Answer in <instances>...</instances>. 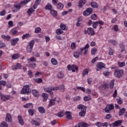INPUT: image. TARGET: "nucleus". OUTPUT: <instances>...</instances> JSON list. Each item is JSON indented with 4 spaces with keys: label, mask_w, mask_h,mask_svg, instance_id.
I'll use <instances>...</instances> for the list:
<instances>
[{
    "label": "nucleus",
    "mask_w": 127,
    "mask_h": 127,
    "mask_svg": "<svg viewBox=\"0 0 127 127\" xmlns=\"http://www.w3.org/2000/svg\"><path fill=\"white\" fill-rule=\"evenodd\" d=\"M89 48H90V45L89 44H87L84 47L81 48L79 49V52H75L73 54L74 57L75 58H79L80 55H82V53H83V51H84L83 54L84 55H86L87 53H88V50H89Z\"/></svg>",
    "instance_id": "f257e3e1"
},
{
    "label": "nucleus",
    "mask_w": 127,
    "mask_h": 127,
    "mask_svg": "<svg viewBox=\"0 0 127 127\" xmlns=\"http://www.w3.org/2000/svg\"><path fill=\"white\" fill-rule=\"evenodd\" d=\"M77 108L78 110H81V111L80 112H79V116H80V117H84L85 115H86L87 108L82 104L77 105Z\"/></svg>",
    "instance_id": "f03ea898"
},
{
    "label": "nucleus",
    "mask_w": 127,
    "mask_h": 127,
    "mask_svg": "<svg viewBox=\"0 0 127 127\" xmlns=\"http://www.w3.org/2000/svg\"><path fill=\"white\" fill-rule=\"evenodd\" d=\"M59 90V87L56 86L54 87H47L44 88V91L46 93H48L51 96H53L54 93L52 91H57Z\"/></svg>",
    "instance_id": "7ed1b4c3"
},
{
    "label": "nucleus",
    "mask_w": 127,
    "mask_h": 127,
    "mask_svg": "<svg viewBox=\"0 0 127 127\" xmlns=\"http://www.w3.org/2000/svg\"><path fill=\"white\" fill-rule=\"evenodd\" d=\"M31 92V89L29 88V85H25L23 87L20 93L22 95H25V94H29Z\"/></svg>",
    "instance_id": "20e7f679"
},
{
    "label": "nucleus",
    "mask_w": 127,
    "mask_h": 127,
    "mask_svg": "<svg viewBox=\"0 0 127 127\" xmlns=\"http://www.w3.org/2000/svg\"><path fill=\"white\" fill-rule=\"evenodd\" d=\"M34 40H32L29 43L28 45L26 47V50L28 53H31V51L33 50V46L34 45Z\"/></svg>",
    "instance_id": "39448f33"
},
{
    "label": "nucleus",
    "mask_w": 127,
    "mask_h": 127,
    "mask_svg": "<svg viewBox=\"0 0 127 127\" xmlns=\"http://www.w3.org/2000/svg\"><path fill=\"white\" fill-rule=\"evenodd\" d=\"M124 75V70L123 69H118L114 72V75L117 78H122Z\"/></svg>",
    "instance_id": "423d86ee"
},
{
    "label": "nucleus",
    "mask_w": 127,
    "mask_h": 127,
    "mask_svg": "<svg viewBox=\"0 0 127 127\" xmlns=\"http://www.w3.org/2000/svg\"><path fill=\"white\" fill-rule=\"evenodd\" d=\"M22 5V4H20H20H14L12 8V12H17V11H19V10L21 8Z\"/></svg>",
    "instance_id": "0eeeda50"
},
{
    "label": "nucleus",
    "mask_w": 127,
    "mask_h": 127,
    "mask_svg": "<svg viewBox=\"0 0 127 127\" xmlns=\"http://www.w3.org/2000/svg\"><path fill=\"white\" fill-rule=\"evenodd\" d=\"M122 124H123V120H118L110 124V126L113 127H121Z\"/></svg>",
    "instance_id": "6e6552de"
},
{
    "label": "nucleus",
    "mask_w": 127,
    "mask_h": 127,
    "mask_svg": "<svg viewBox=\"0 0 127 127\" xmlns=\"http://www.w3.org/2000/svg\"><path fill=\"white\" fill-rule=\"evenodd\" d=\"M92 12H93V9L91 7L87 8L83 12V15H84V16H89L90 14H92Z\"/></svg>",
    "instance_id": "1a4fd4ad"
},
{
    "label": "nucleus",
    "mask_w": 127,
    "mask_h": 127,
    "mask_svg": "<svg viewBox=\"0 0 127 127\" xmlns=\"http://www.w3.org/2000/svg\"><path fill=\"white\" fill-rule=\"evenodd\" d=\"M96 66L97 67L96 69L97 71H100V70H102L103 68H106V64L102 62L98 63Z\"/></svg>",
    "instance_id": "9d476101"
},
{
    "label": "nucleus",
    "mask_w": 127,
    "mask_h": 127,
    "mask_svg": "<svg viewBox=\"0 0 127 127\" xmlns=\"http://www.w3.org/2000/svg\"><path fill=\"white\" fill-rule=\"evenodd\" d=\"M85 34L86 33H88V34L90 36L95 35V30H94V29H93V28L90 27L88 28L87 32L85 31Z\"/></svg>",
    "instance_id": "9b49d317"
},
{
    "label": "nucleus",
    "mask_w": 127,
    "mask_h": 127,
    "mask_svg": "<svg viewBox=\"0 0 127 127\" xmlns=\"http://www.w3.org/2000/svg\"><path fill=\"white\" fill-rule=\"evenodd\" d=\"M114 108V105L113 104L107 105L105 108V112L110 113L112 110H113Z\"/></svg>",
    "instance_id": "f8f14e48"
},
{
    "label": "nucleus",
    "mask_w": 127,
    "mask_h": 127,
    "mask_svg": "<svg viewBox=\"0 0 127 127\" xmlns=\"http://www.w3.org/2000/svg\"><path fill=\"white\" fill-rule=\"evenodd\" d=\"M19 41V38H16L12 39L11 41V45L12 46H14L16 45L17 44V42Z\"/></svg>",
    "instance_id": "ddd939ff"
},
{
    "label": "nucleus",
    "mask_w": 127,
    "mask_h": 127,
    "mask_svg": "<svg viewBox=\"0 0 127 127\" xmlns=\"http://www.w3.org/2000/svg\"><path fill=\"white\" fill-rule=\"evenodd\" d=\"M89 127V124L81 122L79 123L77 125H76L74 127Z\"/></svg>",
    "instance_id": "4468645a"
},
{
    "label": "nucleus",
    "mask_w": 127,
    "mask_h": 127,
    "mask_svg": "<svg viewBox=\"0 0 127 127\" xmlns=\"http://www.w3.org/2000/svg\"><path fill=\"white\" fill-rule=\"evenodd\" d=\"M35 9H36V8H34V7H33V6L29 8L27 10V13H28V15H29V16H30L31 15V14H32V12H34V11H35Z\"/></svg>",
    "instance_id": "2eb2a0df"
},
{
    "label": "nucleus",
    "mask_w": 127,
    "mask_h": 127,
    "mask_svg": "<svg viewBox=\"0 0 127 127\" xmlns=\"http://www.w3.org/2000/svg\"><path fill=\"white\" fill-rule=\"evenodd\" d=\"M40 3H41V0H35L33 5L34 8H37Z\"/></svg>",
    "instance_id": "dca6fc26"
},
{
    "label": "nucleus",
    "mask_w": 127,
    "mask_h": 127,
    "mask_svg": "<svg viewBox=\"0 0 127 127\" xmlns=\"http://www.w3.org/2000/svg\"><path fill=\"white\" fill-rule=\"evenodd\" d=\"M6 122L9 123L12 121V118H11V115L9 114V113H7L6 115V118H5Z\"/></svg>",
    "instance_id": "f3484780"
},
{
    "label": "nucleus",
    "mask_w": 127,
    "mask_h": 127,
    "mask_svg": "<svg viewBox=\"0 0 127 127\" xmlns=\"http://www.w3.org/2000/svg\"><path fill=\"white\" fill-rule=\"evenodd\" d=\"M57 9H60V10L63 9L64 8V4L60 2L57 4Z\"/></svg>",
    "instance_id": "a211bd4d"
},
{
    "label": "nucleus",
    "mask_w": 127,
    "mask_h": 127,
    "mask_svg": "<svg viewBox=\"0 0 127 127\" xmlns=\"http://www.w3.org/2000/svg\"><path fill=\"white\" fill-rule=\"evenodd\" d=\"M18 121L19 122V124H20L21 126H23L24 125L23 119H22V117L20 115L18 116Z\"/></svg>",
    "instance_id": "6ab92c4d"
},
{
    "label": "nucleus",
    "mask_w": 127,
    "mask_h": 127,
    "mask_svg": "<svg viewBox=\"0 0 127 127\" xmlns=\"http://www.w3.org/2000/svg\"><path fill=\"white\" fill-rule=\"evenodd\" d=\"M21 64H20L18 63L16 65H13L12 67V70H17V69H21Z\"/></svg>",
    "instance_id": "aec40b11"
},
{
    "label": "nucleus",
    "mask_w": 127,
    "mask_h": 127,
    "mask_svg": "<svg viewBox=\"0 0 127 127\" xmlns=\"http://www.w3.org/2000/svg\"><path fill=\"white\" fill-rule=\"evenodd\" d=\"M42 97H43V101L46 102L48 99V94L45 93H43L42 94Z\"/></svg>",
    "instance_id": "412c9836"
},
{
    "label": "nucleus",
    "mask_w": 127,
    "mask_h": 127,
    "mask_svg": "<svg viewBox=\"0 0 127 127\" xmlns=\"http://www.w3.org/2000/svg\"><path fill=\"white\" fill-rule=\"evenodd\" d=\"M55 102H56V98H55L54 99H51L50 101V103L48 105V107H50L52 106H54V105H55Z\"/></svg>",
    "instance_id": "4be33fe9"
},
{
    "label": "nucleus",
    "mask_w": 127,
    "mask_h": 127,
    "mask_svg": "<svg viewBox=\"0 0 127 127\" xmlns=\"http://www.w3.org/2000/svg\"><path fill=\"white\" fill-rule=\"evenodd\" d=\"M25 109H32L33 108V104L32 103H27L25 105H24Z\"/></svg>",
    "instance_id": "5701e85b"
},
{
    "label": "nucleus",
    "mask_w": 127,
    "mask_h": 127,
    "mask_svg": "<svg viewBox=\"0 0 127 127\" xmlns=\"http://www.w3.org/2000/svg\"><path fill=\"white\" fill-rule=\"evenodd\" d=\"M32 94L34 97L36 98H38L39 97V92L37 91V90L34 89L32 91Z\"/></svg>",
    "instance_id": "b1692460"
},
{
    "label": "nucleus",
    "mask_w": 127,
    "mask_h": 127,
    "mask_svg": "<svg viewBox=\"0 0 127 127\" xmlns=\"http://www.w3.org/2000/svg\"><path fill=\"white\" fill-rule=\"evenodd\" d=\"M74 91H77V90H80L82 92H86V89L85 87L82 86H76L75 88H74Z\"/></svg>",
    "instance_id": "393cba45"
},
{
    "label": "nucleus",
    "mask_w": 127,
    "mask_h": 127,
    "mask_svg": "<svg viewBox=\"0 0 127 127\" xmlns=\"http://www.w3.org/2000/svg\"><path fill=\"white\" fill-rule=\"evenodd\" d=\"M90 4L91 7L93 8H98V7H99V5L95 1H92Z\"/></svg>",
    "instance_id": "a878e982"
},
{
    "label": "nucleus",
    "mask_w": 127,
    "mask_h": 127,
    "mask_svg": "<svg viewBox=\"0 0 127 127\" xmlns=\"http://www.w3.org/2000/svg\"><path fill=\"white\" fill-rule=\"evenodd\" d=\"M65 115L66 116V119H68V120L72 119V116H71V113L69 111H66L65 112Z\"/></svg>",
    "instance_id": "bb28decb"
},
{
    "label": "nucleus",
    "mask_w": 127,
    "mask_h": 127,
    "mask_svg": "<svg viewBox=\"0 0 127 127\" xmlns=\"http://www.w3.org/2000/svg\"><path fill=\"white\" fill-rule=\"evenodd\" d=\"M27 61L30 66L32 68V69H34L36 68V64L35 63H32V64L30 63V62L29 61V59H27Z\"/></svg>",
    "instance_id": "cd10ccee"
},
{
    "label": "nucleus",
    "mask_w": 127,
    "mask_h": 127,
    "mask_svg": "<svg viewBox=\"0 0 127 127\" xmlns=\"http://www.w3.org/2000/svg\"><path fill=\"white\" fill-rule=\"evenodd\" d=\"M99 88L100 89H101V90H104V89H108V88H109V84L107 83H104L100 85Z\"/></svg>",
    "instance_id": "c85d7f7f"
},
{
    "label": "nucleus",
    "mask_w": 127,
    "mask_h": 127,
    "mask_svg": "<svg viewBox=\"0 0 127 127\" xmlns=\"http://www.w3.org/2000/svg\"><path fill=\"white\" fill-rule=\"evenodd\" d=\"M86 2H87L86 0H80L79 1V7H82L84 4H85Z\"/></svg>",
    "instance_id": "c756f323"
},
{
    "label": "nucleus",
    "mask_w": 127,
    "mask_h": 127,
    "mask_svg": "<svg viewBox=\"0 0 127 127\" xmlns=\"http://www.w3.org/2000/svg\"><path fill=\"white\" fill-rule=\"evenodd\" d=\"M50 13L54 17H57V11L54 9H52L51 10Z\"/></svg>",
    "instance_id": "7c9ffc66"
},
{
    "label": "nucleus",
    "mask_w": 127,
    "mask_h": 127,
    "mask_svg": "<svg viewBox=\"0 0 127 127\" xmlns=\"http://www.w3.org/2000/svg\"><path fill=\"white\" fill-rule=\"evenodd\" d=\"M120 48H121V52H125V45L124 44V43H121L119 44Z\"/></svg>",
    "instance_id": "2f4dec72"
},
{
    "label": "nucleus",
    "mask_w": 127,
    "mask_h": 127,
    "mask_svg": "<svg viewBox=\"0 0 127 127\" xmlns=\"http://www.w3.org/2000/svg\"><path fill=\"white\" fill-rule=\"evenodd\" d=\"M10 33L12 34V35H14V34H16L17 33V29L15 28H13L10 31Z\"/></svg>",
    "instance_id": "473e14b6"
},
{
    "label": "nucleus",
    "mask_w": 127,
    "mask_h": 127,
    "mask_svg": "<svg viewBox=\"0 0 127 127\" xmlns=\"http://www.w3.org/2000/svg\"><path fill=\"white\" fill-rule=\"evenodd\" d=\"M45 9H48L49 10H52V5L51 4L48 3L45 7Z\"/></svg>",
    "instance_id": "72a5a7b5"
},
{
    "label": "nucleus",
    "mask_w": 127,
    "mask_h": 127,
    "mask_svg": "<svg viewBox=\"0 0 127 127\" xmlns=\"http://www.w3.org/2000/svg\"><path fill=\"white\" fill-rule=\"evenodd\" d=\"M2 101H7L9 99V95H2L1 97Z\"/></svg>",
    "instance_id": "f704fd0d"
},
{
    "label": "nucleus",
    "mask_w": 127,
    "mask_h": 127,
    "mask_svg": "<svg viewBox=\"0 0 127 127\" xmlns=\"http://www.w3.org/2000/svg\"><path fill=\"white\" fill-rule=\"evenodd\" d=\"M108 42L111 43V44H112V45H114V46H116L117 44H118V42L115 40H109Z\"/></svg>",
    "instance_id": "c9c22d12"
},
{
    "label": "nucleus",
    "mask_w": 127,
    "mask_h": 127,
    "mask_svg": "<svg viewBox=\"0 0 127 127\" xmlns=\"http://www.w3.org/2000/svg\"><path fill=\"white\" fill-rule=\"evenodd\" d=\"M29 37H31V35H30V34L27 33V34H25L24 35H22V39L23 40L27 39V38H29Z\"/></svg>",
    "instance_id": "e433bc0d"
},
{
    "label": "nucleus",
    "mask_w": 127,
    "mask_h": 127,
    "mask_svg": "<svg viewBox=\"0 0 127 127\" xmlns=\"http://www.w3.org/2000/svg\"><path fill=\"white\" fill-rule=\"evenodd\" d=\"M97 51L98 50L96 47L92 48L91 50V55H95V54L97 53Z\"/></svg>",
    "instance_id": "4c0bfd02"
},
{
    "label": "nucleus",
    "mask_w": 127,
    "mask_h": 127,
    "mask_svg": "<svg viewBox=\"0 0 127 127\" xmlns=\"http://www.w3.org/2000/svg\"><path fill=\"white\" fill-rule=\"evenodd\" d=\"M124 113H126V108H123L121 109H120L119 112V116L121 117V116H123L124 114Z\"/></svg>",
    "instance_id": "58836bf2"
},
{
    "label": "nucleus",
    "mask_w": 127,
    "mask_h": 127,
    "mask_svg": "<svg viewBox=\"0 0 127 127\" xmlns=\"http://www.w3.org/2000/svg\"><path fill=\"white\" fill-rule=\"evenodd\" d=\"M89 71H90L89 68H85L82 72V75L86 76V75H88L89 74Z\"/></svg>",
    "instance_id": "ea45409f"
},
{
    "label": "nucleus",
    "mask_w": 127,
    "mask_h": 127,
    "mask_svg": "<svg viewBox=\"0 0 127 127\" xmlns=\"http://www.w3.org/2000/svg\"><path fill=\"white\" fill-rule=\"evenodd\" d=\"M31 0H23L20 2V4H22V5H24L25 4H26V3H28V2H30Z\"/></svg>",
    "instance_id": "a19ab883"
},
{
    "label": "nucleus",
    "mask_w": 127,
    "mask_h": 127,
    "mask_svg": "<svg viewBox=\"0 0 127 127\" xmlns=\"http://www.w3.org/2000/svg\"><path fill=\"white\" fill-rule=\"evenodd\" d=\"M38 111L41 114H44L45 113V109L42 107H39Z\"/></svg>",
    "instance_id": "79ce46f5"
},
{
    "label": "nucleus",
    "mask_w": 127,
    "mask_h": 127,
    "mask_svg": "<svg viewBox=\"0 0 127 127\" xmlns=\"http://www.w3.org/2000/svg\"><path fill=\"white\" fill-rule=\"evenodd\" d=\"M78 67L75 64L72 65V72H75L78 71Z\"/></svg>",
    "instance_id": "37998d69"
},
{
    "label": "nucleus",
    "mask_w": 127,
    "mask_h": 127,
    "mask_svg": "<svg viewBox=\"0 0 127 127\" xmlns=\"http://www.w3.org/2000/svg\"><path fill=\"white\" fill-rule=\"evenodd\" d=\"M34 81L38 84H40V83H42V78H34Z\"/></svg>",
    "instance_id": "c03bdc74"
},
{
    "label": "nucleus",
    "mask_w": 127,
    "mask_h": 127,
    "mask_svg": "<svg viewBox=\"0 0 127 127\" xmlns=\"http://www.w3.org/2000/svg\"><path fill=\"white\" fill-rule=\"evenodd\" d=\"M63 33H64L63 30L60 28H59L56 30V33L58 35H60V34H63Z\"/></svg>",
    "instance_id": "a18cd8bd"
},
{
    "label": "nucleus",
    "mask_w": 127,
    "mask_h": 127,
    "mask_svg": "<svg viewBox=\"0 0 127 127\" xmlns=\"http://www.w3.org/2000/svg\"><path fill=\"white\" fill-rule=\"evenodd\" d=\"M63 76H64V73L62 71H60L58 74V78L59 79H62L63 78Z\"/></svg>",
    "instance_id": "49530a36"
},
{
    "label": "nucleus",
    "mask_w": 127,
    "mask_h": 127,
    "mask_svg": "<svg viewBox=\"0 0 127 127\" xmlns=\"http://www.w3.org/2000/svg\"><path fill=\"white\" fill-rule=\"evenodd\" d=\"M51 63L53 65H57V64H58V62H57V60L55 58H52L51 59Z\"/></svg>",
    "instance_id": "de8ad7c7"
},
{
    "label": "nucleus",
    "mask_w": 127,
    "mask_h": 127,
    "mask_svg": "<svg viewBox=\"0 0 127 127\" xmlns=\"http://www.w3.org/2000/svg\"><path fill=\"white\" fill-rule=\"evenodd\" d=\"M114 86H115V80L114 79H112L110 83V89H113V88H114Z\"/></svg>",
    "instance_id": "09e8293b"
},
{
    "label": "nucleus",
    "mask_w": 127,
    "mask_h": 127,
    "mask_svg": "<svg viewBox=\"0 0 127 127\" xmlns=\"http://www.w3.org/2000/svg\"><path fill=\"white\" fill-rule=\"evenodd\" d=\"M81 100V96H77L73 98V101L74 102H78Z\"/></svg>",
    "instance_id": "8fccbe9b"
},
{
    "label": "nucleus",
    "mask_w": 127,
    "mask_h": 127,
    "mask_svg": "<svg viewBox=\"0 0 127 127\" xmlns=\"http://www.w3.org/2000/svg\"><path fill=\"white\" fill-rule=\"evenodd\" d=\"M60 27L62 30H67V27L66 26V25L61 24L60 25Z\"/></svg>",
    "instance_id": "3c124183"
},
{
    "label": "nucleus",
    "mask_w": 127,
    "mask_h": 127,
    "mask_svg": "<svg viewBox=\"0 0 127 127\" xmlns=\"http://www.w3.org/2000/svg\"><path fill=\"white\" fill-rule=\"evenodd\" d=\"M1 38H3V39H5V40H9V39H10V36H6L4 35H2Z\"/></svg>",
    "instance_id": "603ef678"
},
{
    "label": "nucleus",
    "mask_w": 127,
    "mask_h": 127,
    "mask_svg": "<svg viewBox=\"0 0 127 127\" xmlns=\"http://www.w3.org/2000/svg\"><path fill=\"white\" fill-rule=\"evenodd\" d=\"M19 58V54H15L12 55V59L14 60H15V59H17V58Z\"/></svg>",
    "instance_id": "864d4df0"
},
{
    "label": "nucleus",
    "mask_w": 127,
    "mask_h": 127,
    "mask_svg": "<svg viewBox=\"0 0 127 127\" xmlns=\"http://www.w3.org/2000/svg\"><path fill=\"white\" fill-rule=\"evenodd\" d=\"M112 29L114 31L118 32V31L119 30V26L118 25H114L113 27L112 28Z\"/></svg>",
    "instance_id": "5fc2aeb1"
},
{
    "label": "nucleus",
    "mask_w": 127,
    "mask_h": 127,
    "mask_svg": "<svg viewBox=\"0 0 127 127\" xmlns=\"http://www.w3.org/2000/svg\"><path fill=\"white\" fill-rule=\"evenodd\" d=\"M31 123L33 125H34V126H36L37 127L40 126V124L38 122H36L35 120H32Z\"/></svg>",
    "instance_id": "6e6d98bb"
},
{
    "label": "nucleus",
    "mask_w": 127,
    "mask_h": 127,
    "mask_svg": "<svg viewBox=\"0 0 127 127\" xmlns=\"http://www.w3.org/2000/svg\"><path fill=\"white\" fill-rule=\"evenodd\" d=\"M83 100L85 102H88L91 100V96H85L83 98Z\"/></svg>",
    "instance_id": "4d7b16f0"
},
{
    "label": "nucleus",
    "mask_w": 127,
    "mask_h": 127,
    "mask_svg": "<svg viewBox=\"0 0 127 127\" xmlns=\"http://www.w3.org/2000/svg\"><path fill=\"white\" fill-rule=\"evenodd\" d=\"M58 117L59 118H62V117H64V112H60L57 114Z\"/></svg>",
    "instance_id": "13d9d810"
},
{
    "label": "nucleus",
    "mask_w": 127,
    "mask_h": 127,
    "mask_svg": "<svg viewBox=\"0 0 127 127\" xmlns=\"http://www.w3.org/2000/svg\"><path fill=\"white\" fill-rule=\"evenodd\" d=\"M91 18L93 19V20H96V19H97V15H96V14H92L91 15Z\"/></svg>",
    "instance_id": "bf43d9fd"
},
{
    "label": "nucleus",
    "mask_w": 127,
    "mask_h": 127,
    "mask_svg": "<svg viewBox=\"0 0 127 127\" xmlns=\"http://www.w3.org/2000/svg\"><path fill=\"white\" fill-rule=\"evenodd\" d=\"M1 127H8V125L4 122H2L1 124Z\"/></svg>",
    "instance_id": "052dcab7"
},
{
    "label": "nucleus",
    "mask_w": 127,
    "mask_h": 127,
    "mask_svg": "<svg viewBox=\"0 0 127 127\" xmlns=\"http://www.w3.org/2000/svg\"><path fill=\"white\" fill-rule=\"evenodd\" d=\"M71 49L73 50L76 49V43H75L74 42H72L71 44Z\"/></svg>",
    "instance_id": "680f3d73"
},
{
    "label": "nucleus",
    "mask_w": 127,
    "mask_h": 127,
    "mask_svg": "<svg viewBox=\"0 0 127 127\" xmlns=\"http://www.w3.org/2000/svg\"><path fill=\"white\" fill-rule=\"evenodd\" d=\"M40 31H41V29L40 28V27H37L35 30V33H39Z\"/></svg>",
    "instance_id": "e2e57ef3"
},
{
    "label": "nucleus",
    "mask_w": 127,
    "mask_h": 127,
    "mask_svg": "<svg viewBox=\"0 0 127 127\" xmlns=\"http://www.w3.org/2000/svg\"><path fill=\"white\" fill-rule=\"evenodd\" d=\"M118 65L119 67H124L125 65H126V63L122 62V63H118Z\"/></svg>",
    "instance_id": "0e129e2a"
},
{
    "label": "nucleus",
    "mask_w": 127,
    "mask_h": 127,
    "mask_svg": "<svg viewBox=\"0 0 127 127\" xmlns=\"http://www.w3.org/2000/svg\"><path fill=\"white\" fill-rule=\"evenodd\" d=\"M8 24L9 25V27H12V26H13V22H12V21H9L8 22Z\"/></svg>",
    "instance_id": "69168bd1"
},
{
    "label": "nucleus",
    "mask_w": 127,
    "mask_h": 127,
    "mask_svg": "<svg viewBox=\"0 0 127 127\" xmlns=\"http://www.w3.org/2000/svg\"><path fill=\"white\" fill-rule=\"evenodd\" d=\"M103 123L98 122L96 124V126L98 127H102Z\"/></svg>",
    "instance_id": "338daca9"
},
{
    "label": "nucleus",
    "mask_w": 127,
    "mask_h": 127,
    "mask_svg": "<svg viewBox=\"0 0 127 127\" xmlns=\"http://www.w3.org/2000/svg\"><path fill=\"white\" fill-rule=\"evenodd\" d=\"M108 126H109V123H108V122H105L104 123H102L103 127H108Z\"/></svg>",
    "instance_id": "774afa93"
}]
</instances>
